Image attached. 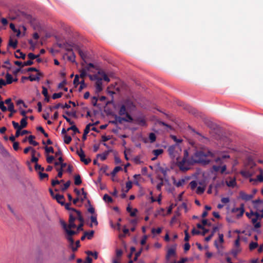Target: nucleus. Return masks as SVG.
<instances>
[{"mask_svg": "<svg viewBox=\"0 0 263 263\" xmlns=\"http://www.w3.org/2000/svg\"><path fill=\"white\" fill-rule=\"evenodd\" d=\"M214 158L215 154L209 150L199 151L195 152L192 156L191 162L208 164L214 160L216 163H221V158L217 157L213 159Z\"/></svg>", "mask_w": 263, "mask_h": 263, "instance_id": "1", "label": "nucleus"}, {"mask_svg": "<svg viewBox=\"0 0 263 263\" xmlns=\"http://www.w3.org/2000/svg\"><path fill=\"white\" fill-rule=\"evenodd\" d=\"M90 80L96 81V89L98 92L102 90V80L107 82L110 81L109 78L103 70H99L95 74H88Z\"/></svg>", "mask_w": 263, "mask_h": 263, "instance_id": "2", "label": "nucleus"}, {"mask_svg": "<svg viewBox=\"0 0 263 263\" xmlns=\"http://www.w3.org/2000/svg\"><path fill=\"white\" fill-rule=\"evenodd\" d=\"M119 114L120 115H124L126 114V117L123 118L121 117L116 116L115 121H113L117 126L119 127V129H122V125L124 124L127 122L132 121V118L127 114H126V108L124 105H122L119 110Z\"/></svg>", "mask_w": 263, "mask_h": 263, "instance_id": "3", "label": "nucleus"}, {"mask_svg": "<svg viewBox=\"0 0 263 263\" xmlns=\"http://www.w3.org/2000/svg\"><path fill=\"white\" fill-rule=\"evenodd\" d=\"M71 205V203H65V204L63 205L65 206V208L66 210L70 211V212H72L74 215H77V218L79 220V221L80 222V223L78 226V231H83V227L84 226V219L82 215L81 212L77 210L76 209L70 208V206Z\"/></svg>", "mask_w": 263, "mask_h": 263, "instance_id": "4", "label": "nucleus"}, {"mask_svg": "<svg viewBox=\"0 0 263 263\" xmlns=\"http://www.w3.org/2000/svg\"><path fill=\"white\" fill-rule=\"evenodd\" d=\"M168 152L170 156L172 159H176L178 160L179 158L180 153L181 152V149L177 144H176L169 146Z\"/></svg>", "mask_w": 263, "mask_h": 263, "instance_id": "5", "label": "nucleus"}, {"mask_svg": "<svg viewBox=\"0 0 263 263\" xmlns=\"http://www.w3.org/2000/svg\"><path fill=\"white\" fill-rule=\"evenodd\" d=\"M205 123L209 129L212 130L219 132L227 130L222 124H218L211 120L205 121Z\"/></svg>", "mask_w": 263, "mask_h": 263, "instance_id": "6", "label": "nucleus"}, {"mask_svg": "<svg viewBox=\"0 0 263 263\" xmlns=\"http://www.w3.org/2000/svg\"><path fill=\"white\" fill-rule=\"evenodd\" d=\"M77 154L80 157L81 161L84 162L85 164L87 165L91 162V160L90 158H85L84 152L82 148L77 150Z\"/></svg>", "mask_w": 263, "mask_h": 263, "instance_id": "7", "label": "nucleus"}, {"mask_svg": "<svg viewBox=\"0 0 263 263\" xmlns=\"http://www.w3.org/2000/svg\"><path fill=\"white\" fill-rule=\"evenodd\" d=\"M77 218V215H74L72 212H70L69 213V224L68 225V229L70 230L72 228H75L77 226V224L74 223V221Z\"/></svg>", "mask_w": 263, "mask_h": 263, "instance_id": "8", "label": "nucleus"}, {"mask_svg": "<svg viewBox=\"0 0 263 263\" xmlns=\"http://www.w3.org/2000/svg\"><path fill=\"white\" fill-rule=\"evenodd\" d=\"M61 224L64 230L66 231L67 235L69 236H73L74 235L77 234L78 232L80 231L78 230L75 231L73 230H69L66 223L64 221L61 220Z\"/></svg>", "mask_w": 263, "mask_h": 263, "instance_id": "9", "label": "nucleus"}, {"mask_svg": "<svg viewBox=\"0 0 263 263\" xmlns=\"http://www.w3.org/2000/svg\"><path fill=\"white\" fill-rule=\"evenodd\" d=\"M176 245L172 246L171 248L168 249L167 253L166 255V259L168 261L170 259V258L172 256L176 255Z\"/></svg>", "mask_w": 263, "mask_h": 263, "instance_id": "10", "label": "nucleus"}, {"mask_svg": "<svg viewBox=\"0 0 263 263\" xmlns=\"http://www.w3.org/2000/svg\"><path fill=\"white\" fill-rule=\"evenodd\" d=\"M239 196L242 200L247 201L253 198V194H247L244 192L241 191L239 193Z\"/></svg>", "mask_w": 263, "mask_h": 263, "instance_id": "11", "label": "nucleus"}, {"mask_svg": "<svg viewBox=\"0 0 263 263\" xmlns=\"http://www.w3.org/2000/svg\"><path fill=\"white\" fill-rule=\"evenodd\" d=\"M111 150H108L104 152L103 154H99L97 155V158H100L102 161H104L106 159L109 153L111 152Z\"/></svg>", "mask_w": 263, "mask_h": 263, "instance_id": "12", "label": "nucleus"}, {"mask_svg": "<svg viewBox=\"0 0 263 263\" xmlns=\"http://www.w3.org/2000/svg\"><path fill=\"white\" fill-rule=\"evenodd\" d=\"M90 131L98 132L96 126L93 124H88L87 125L83 132Z\"/></svg>", "mask_w": 263, "mask_h": 263, "instance_id": "13", "label": "nucleus"}, {"mask_svg": "<svg viewBox=\"0 0 263 263\" xmlns=\"http://www.w3.org/2000/svg\"><path fill=\"white\" fill-rule=\"evenodd\" d=\"M54 199H55L58 203L61 204L62 205L65 204L64 201V197L63 195L60 194H56L54 197Z\"/></svg>", "mask_w": 263, "mask_h": 263, "instance_id": "14", "label": "nucleus"}, {"mask_svg": "<svg viewBox=\"0 0 263 263\" xmlns=\"http://www.w3.org/2000/svg\"><path fill=\"white\" fill-rule=\"evenodd\" d=\"M172 180L173 181V184L178 187L182 186L185 183L184 179H180L178 181H176L175 177H172Z\"/></svg>", "mask_w": 263, "mask_h": 263, "instance_id": "15", "label": "nucleus"}, {"mask_svg": "<svg viewBox=\"0 0 263 263\" xmlns=\"http://www.w3.org/2000/svg\"><path fill=\"white\" fill-rule=\"evenodd\" d=\"M229 179H230L229 180L226 181V184L227 185V186H228L229 187H235L236 185V182L235 178H232L230 177Z\"/></svg>", "mask_w": 263, "mask_h": 263, "instance_id": "16", "label": "nucleus"}, {"mask_svg": "<svg viewBox=\"0 0 263 263\" xmlns=\"http://www.w3.org/2000/svg\"><path fill=\"white\" fill-rule=\"evenodd\" d=\"M6 82L8 84H11L13 81L15 82L17 81V79H13L12 76L9 73H7L6 74Z\"/></svg>", "mask_w": 263, "mask_h": 263, "instance_id": "17", "label": "nucleus"}, {"mask_svg": "<svg viewBox=\"0 0 263 263\" xmlns=\"http://www.w3.org/2000/svg\"><path fill=\"white\" fill-rule=\"evenodd\" d=\"M42 76V73L38 72L35 76H34L33 75H30L29 77H28V79L30 81H39L40 79V76Z\"/></svg>", "mask_w": 263, "mask_h": 263, "instance_id": "18", "label": "nucleus"}, {"mask_svg": "<svg viewBox=\"0 0 263 263\" xmlns=\"http://www.w3.org/2000/svg\"><path fill=\"white\" fill-rule=\"evenodd\" d=\"M66 133H62L64 143L68 144L71 141V138L70 136L66 134Z\"/></svg>", "mask_w": 263, "mask_h": 263, "instance_id": "19", "label": "nucleus"}, {"mask_svg": "<svg viewBox=\"0 0 263 263\" xmlns=\"http://www.w3.org/2000/svg\"><path fill=\"white\" fill-rule=\"evenodd\" d=\"M35 139V136L33 135H30L28 137V140L29 141V143L33 145V146H37L39 145V143L34 141L33 139Z\"/></svg>", "mask_w": 263, "mask_h": 263, "instance_id": "20", "label": "nucleus"}, {"mask_svg": "<svg viewBox=\"0 0 263 263\" xmlns=\"http://www.w3.org/2000/svg\"><path fill=\"white\" fill-rule=\"evenodd\" d=\"M15 57L17 59H25L26 57V54L21 52L20 50H17L16 52L15 53Z\"/></svg>", "mask_w": 263, "mask_h": 263, "instance_id": "21", "label": "nucleus"}, {"mask_svg": "<svg viewBox=\"0 0 263 263\" xmlns=\"http://www.w3.org/2000/svg\"><path fill=\"white\" fill-rule=\"evenodd\" d=\"M12 124L14 128V129L16 130V132H21V130L22 129V128L21 127L20 125L18 124V123L16 122L15 121H12ZM22 132H28L27 130H23Z\"/></svg>", "mask_w": 263, "mask_h": 263, "instance_id": "22", "label": "nucleus"}, {"mask_svg": "<svg viewBox=\"0 0 263 263\" xmlns=\"http://www.w3.org/2000/svg\"><path fill=\"white\" fill-rule=\"evenodd\" d=\"M74 179V184L76 185H79L82 183V180L81 179V177L79 175H75Z\"/></svg>", "mask_w": 263, "mask_h": 263, "instance_id": "23", "label": "nucleus"}, {"mask_svg": "<svg viewBox=\"0 0 263 263\" xmlns=\"http://www.w3.org/2000/svg\"><path fill=\"white\" fill-rule=\"evenodd\" d=\"M90 220L91 223L90 224V227H92V223H94L95 226H97L98 224L97 219V215L91 216L90 217Z\"/></svg>", "mask_w": 263, "mask_h": 263, "instance_id": "24", "label": "nucleus"}, {"mask_svg": "<svg viewBox=\"0 0 263 263\" xmlns=\"http://www.w3.org/2000/svg\"><path fill=\"white\" fill-rule=\"evenodd\" d=\"M260 213H261V214H259L258 212L254 213L253 212H251L250 213V215H252V216H256V217H257L258 218H263V210L260 211Z\"/></svg>", "mask_w": 263, "mask_h": 263, "instance_id": "25", "label": "nucleus"}, {"mask_svg": "<svg viewBox=\"0 0 263 263\" xmlns=\"http://www.w3.org/2000/svg\"><path fill=\"white\" fill-rule=\"evenodd\" d=\"M122 170V168L120 166H116L114 168V169L113 170V171H112V172L111 173V175L112 176H114L116 175V174L118 172H119L120 171H121Z\"/></svg>", "mask_w": 263, "mask_h": 263, "instance_id": "26", "label": "nucleus"}, {"mask_svg": "<svg viewBox=\"0 0 263 263\" xmlns=\"http://www.w3.org/2000/svg\"><path fill=\"white\" fill-rule=\"evenodd\" d=\"M189 156V153L187 150H184V157L182 159V161L180 162V164L184 163L187 161V158Z\"/></svg>", "mask_w": 263, "mask_h": 263, "instance_id": "27", "label": "nucleus"}, {"mask_svg": "<svg viewBox=\"0 0 263 263\" xmlns=\"http://www.w3.org/2000/svg\"><path fill=\"white\" fill-rule=\"evenodd\" d=\"M103 200L108 203H111L113 201L112 198L107 194H105L103 196Z\"/></svg>", "mask_w": 263, "mask_h": 263, "instance_id": "28", "label": "nucleus"}, {"mask_svg": "<svg viewBox=\"0 0 263 263\" xmlns=\"http://www.w3.org/2000/svg\"><path fill=\"white\" fill-rule=\"evenodd\" d=\"M163 152V150L162 149H154L153 151V153L156 157H158L159 155L162 154Z\"/></svg>", "mask_w": 263, "mask_h": 263, "instance_id": "29", "label": "nucleus"}, {"mask_svg": "<svg viewBox=\"0 0 263 263\" xmlns=\"http://www.w3.org/2000/svg\"><path fill=\"white\" fill-rule=\"evenodd\" d=\"M17 42L16 41H13L12 40H10L9 42V46H11L13 48H16L17 46Z\"/></svg>", "mask_w": 263, "mask_h": 263, "instance_id": "30", "label": "nucleus"}, {"mask_svg": "<svg viewBox=\"0 0 263 263\" xmlns=\"http://www.w3.org/2000/svg\"><path fill=\"white\" fill-rule=\"evenodd\" d=\"M159 124L160 125H162L164 126H165L166 127L165 129L167 130H175V129L172 126H170L168 125H167V124H165L164 122H159Z\"/></svg>", "mask_w": 263, "mask_h": 263, "instance_id": "31", "label": "nucleus"}, {"mask_svg": "<svg viewBox=\"0 0 263 263\" xmlns=\"http://www.w3.org/2000/svg\"><path fill=\"white\" fill-rule=\"evenodd\" d=\"M258 247V243L255 242H251L249 245V249L252 251Z\"/></svg>", "mask_w": 263, "mask_h": 263, "instance_id": "32", "label": "nucleus"}, {"mask_svg": "<svg viewBox=\"0 0 263 263\" xmlns=\"http://www.w3.org/2000/svg\"><path fill=\"white\" fill-rule=\"evenodd\" d=\"M156 139V135L154 133H150V134L149 135V139L151 143H153L154 141H155Z\"/></svg>", "mask_w": 263, "mask_h": 263, "instance_id": "33", "label": "nucleus"}, {"mask_svg": "<svg viewBox=\"0 0 263 263\" xmlns=\"http://www.w3.org/2000/svg\"><path fill=\"white\" fill-rule=\"evenodd\" d=\"M89 71L85 68L82 69L80 72V76L81 78H84L86 76H88L87 72Z\"/></svg>", "mask_w": 263, "mask_h": 263, "instance_id": "34", "label": "nucleus"}, {"mask_svg": "<svg viewBox=\"0 0 263 263\" xmlns=\"http://www.w3.org/2000/svg\"><path fill=\"white\" fill-rule=\"evenodd\" d=\"M21 124H20V126H21V127L22 128V129L24 127H25L26 125H27V121H26V117H25L23 119H21V122H20Z\"/></svg>", "mask_w": 263, "mask_h": 263, "instance_id": "35", "label": "nucleus"}, {"mask_svg": "<svg viewBox=\"0 0 263 263\" xmlns=\"http://www.w3.org/2000/svg\"><path fill=\"white\" fill-rule=\"evenodd\" d=\"M86 253L88 255H91L94 257L95 259H97L98 258V253L97 252H92L90 251H88L86 252Z\"/></svg>", "mask_w": 263, "mask_h": 263, "instance_id": "36", "label": "nucleus"}, {"mask_svg": "<svg viewBox=\"0 0 263 263\" xmlns=\"http://www.w3.org/2000/svg\"><path fill=\"white\" fill-rule=\"evenodd\" d=\"M205 190V189L204 187H202L200 186H199L197 187L196 190V193L198 194H202Z\"/></svg>", "mask_w": 263, "mask_h": 263, "instance_id": "37", "label": "nucleus"}, {"mask_svg": "<svg viewBox=\"0 0 263 263\" xmlns=\"http://www.w3.org/2000/svg\"><path fill=\"white\" fill-rule=\"evenodd\" d=\"M84 233L87 234V235L86 236V237L87 238V239H91L92 238V237H93L95 232H94V231L92 230L90 232L86 231Z\"/></svg>", "mask_w": 263, "mask_h": 263, "instance_id": "38", "label": "nucleus"}, {"mask_svg": "<svg viewBox=\"0 0 263 263\" xmlns=\"http://www.w3.org/2000/svg\"><path fill=\"white\" fill-rule=\"evenodd\" d=\"M138 140L139 141H143V142H144L145 143L148 142L147 138H146V137H143L142 136V135L141 134V133L138 135Z\"/></svg>", "mask_w": 263, "mask_h": 263, "instance_id": "39", "label": "nucleus"}, {"mask_svg": "<svg viewBox=\"0 0 263 263\" xmlns=\"http://www.w3.org/2000/svg\"><path fill=\"white\" fill-rule=\"evenodd\" d=\"M233 212H235V211H240L239 214L237 215L238 217L242 216L243 215V213H244V210H243V208H242V209H240V208L234 209L233 210Z\"/></svg>", "mask_w": 263, "mask_h": 263, "instance_id": "40", "label": "nucleus"}, {"mask_svg": "<svg viewBox=\"0 0 263 263\" xmlns=\"http://www.w3.org/2000/svg\"><path fill=\"white\" fill-rule=\"evenodd\" d=\"M54 159V157L53 156L47 155L46 157V161L48 163H52L53 160Z\"/></svg>", "mask_w": 263, "mask_h": 263, "instance_id": "41", "label": "nucleus"}, {"mask_svg": "<svg viewBox=\"0 0 263 263\" xmlns=\"http://www.w3.org/2000/svg\"><path fill=\"white\" fill-rule=\"evenodd\" d=\"M81 190L82 191V195L83 196L82 198H80V200H81V202H83L84 200L87 198V194L86 192L84 191V188L81 189Z\"/></svg>", "mask_w": 263, "mask_h": 263, "instance_id": "42", "label": "nucleus"}, {"mask_svg": "<svg viewBox=\"0 0 263 263\" xmlns=\"http://www.w3.org/2000/svg\"><path fill=\"white\" fill-rule=\"evenodd\" d=\"M71 182L70 180L67 181L64 184V186L62 188V191H64L66 190L70 186Z\"/></svg>", "mask_w": 263, "mask_h": 263, "instance_id": "43", "label": "nucleus"}, {"mask_svg": "<svg viewBox=\"0 0 263 263\" xmlns=\"http://www.w3.org/2000/svg\"><path fill=\"white\" fill-rule=\"evenodd\" d=\"M56 170L58 172L57 177L61 178L63 176V170L60 168L56 167Z\"/></svg>", "mask_w": 263, "mask_h": 263, "instance_id": "44", "label": "nucleus"}, {"mask_svg": "<svg viewBox=\"0 0 263 263\" xmlns=\"http://www.w3.org/2000/svg\"><path fill=\"white\" fill-rule=\"evenodd\" d=\"M76 48H77L78 51L82 59H84L85 58H86V55L83 52V51L77 46L76 47Z\"/></svg>", "mask_w": 263, "mask_h": 263, "instance_id": "45", "label": "nucleus"}, {"mask_svg": "<svg viewBox=\"0 0 263 263\" xmlns=\"http://www.w3.org/2000/svg\"><path fill=\"white\" fill-rule=\"evenodd\" d=\"M45 150L46 153H54V149L51 146H45Z\"/></svg>", "mask_w": 263, "mask_h": 263, "instance_id": "46", "label": "nucleus"}, {"mask_svg": "<svg viewBox=\"0 0 263 263\" xmlns=\"http://www.w3.org/2000/svg\"><path fill=\"white\" fill-rule=\"evenodd\" d=\"M39 57H40V54H37V55H35L33 53H29L28 54V58L31 60H32L33 59H35V58H38Z\"/></svg>", "mask_w": 263, "mask_h": 263, "instance_id": "47", "label": "nucleus"}, {"mask_svg": "<svg viewBox=\"0 0 263 263\" xmlns=\"http://www.w3.org/2000/svg\"><path fill=\"white\" fill-rule=\"evenodd\" d=\"M162 232V229L161 228H158L157 229H152V233L153 234H159L160 233H161Z\"/></svg>", "mask_w": 263, "mask_h": 263, "instance_id": "48", "label": "nucleus"}, {"mask_svg": "<svg viewBox=\"0 0 263 263\" xmlns=\"http://www.w3.org/2000/svg\"><path fill=\"white\" fill-rule=\"evenodd\" d=\"M73 84L77 87L79 84V77L78 75H76L73 80Z\"/></svg>", "mask_w": 263, "mask_h": 263, "instance_id": "49", "label": "nucleus"}, {"mask_svg": "<svg viewBox=\"0 0 263 263\" xmlns=\"http://www.w3.org/2000/svg\"><path fill=\"white\" fill-rule=\"evenodd\" d=\"M247 215L250 218H251V221H252V222L253 224L257 222V219H258L257 218V217H256V216H255L254 217H253V218H251V216L252 215H251L250 214H248L247 213Z\"/></svg>", "mask_w": 263, "mask_h": 263, "instance_id": "50", "label": "nucleus"}, {"mask_svg": "<svg viewBox=\"0 0 263 263\" xmlns=\"http://www.w3.org/2000/svg\"><path fill=\"white\" fill-rule=\"evenodd\" d=\"M192 190H194L197 186V183L196 181H192L190 183Z\"/></svg>", "mask_w": 263, "mask_h": 263, "instance_id": "51", "label": "nucleus"}, {"mask_svg": "<svg viewBox=\"0 0 263 263\" xmlns=\"http://www.w3.org/2000/svg\"><path fill=\"white\" fill-rule=\"evenodd\" d=\"M34 167L36 171L40 170L41 172L44 171V168L37 163L35 164Z\"/></svg>", "mask_w": 263, "mask_h": 263, "instance_id": "52", "label": "nucleus"}, {"mask_svg": "<svg viewBox=\"0 0 263 263\" xmlns=\"http://www.w3.org/2000/svg\"><path fill=\"white\" fill-rule=\"evenodd\" d=\"M79 84H80V86L79 88V90L81 91L83 88L85 87L86 85L84 80H82L81 82H79Z\"/></svg>", "mask_w": 263, "mask_h": 263, "instance_id": "53", "label": "nucleus"}, {"mask_svg": "<svg viewBox=\"0 0 263 263\" xmlns=\"http://www.w3.org/2000/svg\"><path fill=\"white\" fill-rule=\"evenodd\" d=\"M33 63V61L31 60H28L26 62H25L22 64V67L30 66L32 65Z\"/></svg>", "mask_w": 263, "mask_h": 263, "instance_id": "54", "label": "nucleus"}, {"mask_svg": "<svg viewBox=\"0 0 263 263\" xmlns=\"http://www.w3.org/2000/svg\"><path fill=\"white\" fill-rule=\"evenodd\" d=\"M8 110L11 112V113L15 112V111L14 109V105L13 103H11L8 105Z\"/></svg>", "mask_w": 263, "mask_h": 263, "instance_id": "55", "label": "nucleus"}, {"mask_svg": "<svg viewBox=\"0 0 263 263\" xmlns=\"http://www.w3.org/2000/svg\"><path fill=\"white\" fill-rule=\"evenodd\" d=\"M39 176H40V179H43L45 178H48V175L46 173H42V172H40L39 173Z\"/></svg>", "mask_w": 263, "mask_h": 263, "instance_id": "56", "label": "nucleus"}, {"mask_svg": "<svg viewBox=\"0 0 263 263\" xmlns=\"http://www.w3.org/2000/svg\"><path fill=\"white\" fill-rule=\"evenodd\" d=\"M62 92L54 93L52 95V99H58V98H61L62 97Z\"/></svg>", "mask_w": 263, "mask_h": 263, "instance_id": "57", "label": "nucleus"}, {"mask_svg": "<svg viewBox=\"0 0 263 263\" xmlns=\"http://www.w3.org/2000/svg\"><path fill=\"white\" fill-rule=\"evenodd\" d=\"M160 180H161V182L160 183H159L156 186V189L158 191H160L162 186L163 185V179L161 178Z\"/></svg>", "mask_w": 263, "mask_h": 263, "instance_id": "58", "label": "nucleus"}, {"mask_svg": "<svg viewBox=\"0 0 263 263\" xmlns=\"http://www.w3.org/2000/svg\"><path fill=\"white\" fill-rule=\"evenodd\" d=\"M63 181H64L63 180H61V181H59L58 180H52L51 181V185H52V186H54L56 185L60 184V183L61 182H63Z\"/></svg>", "mask_w": 263, "mask_h": 263, "instance_id": "59", "label": "nucleus"}, {"mask_svg": "<svg viewBox=\"0 0 263 263\" xmlns=\"http://www.w3.org/2000/svg\"><path fill=\"white\" fill-rule=\"evenodd\" d=\"M132 187V182L128 181L126 183V189H127V191H129Z\"/></svg>", "mask_w": 263, "mask_h": 263, "instance_id": "60", "label": "nucleus"}, {"mask_svg": "<svg viewBox=\"0 0 263 263\" xmlns=\"http://www.w3.org/2000/svg\"><path fill=\"white\" fill-rule=\"evenodd\" d=\"M184 234H185L184 241H188L189 240L190 236L189 235V234L187 230L184 231Z\"/></svg>", "mask_w": 263, "mask_h": 263, "instance_id": "61", "label": "nucleus"}, {"mask_svg": "<svg viewBox=\"0 0 263 263\" xmlns=\"http://www.w3.org/2000/svg\"><path fill=\"white\" fill-rule=\"evenodd\" d=\"M147 236L146 235L143 236L142 239L141 240L140 243L141 245H144L146 243Z\"/></svg>", "mask_w": 263, "mask_h": 263, "instance_id": "62", "label": "nucleus"}, {"mask_svg": "<svg viewBox=\"0 0 263 263\" xmlns=\"http://www.w3.org/2000/svg\"><path fill=\"white\" fill-rule=\"evenodd\" d=\"M70 129L72 130L73 132H79L78 128L74 125H71V126L67 129L68 130Z\"/></svg>", "mask_w": 263, "mask_h": 263, "instance_id": "63", "label": "nucleus"}, {"mask_svg": "<svg viewBox=\"0 0 263 263\" xmlns=\"http://www.w3.org/2000/svg\"><path fill=\"white\" fill-rule=\"evenodd\" d=\"M221 201L224 204H227L230 202V199L229 197H223L221 198Z\"/></svg>", "mask_w": 263, "mask_h": 263, "instance_id": "64", "label": "nucleus"}]
</instances>
